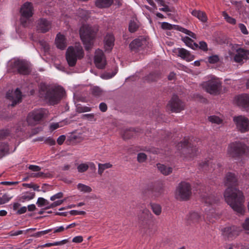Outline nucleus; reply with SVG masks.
<instances>
[{
	"mask_svg": "<svg viewBox=\"0 0 249 249\" xmlns=\"http://www.w3.org/2000/svg\"><path fill=\"white\" fill-rule=\"evenodd\" d=\"M243 229L245 231H249V218L245 219V221L242 224Z\"/></svg>",
	"mask_w": 249,
	"mask_h": 249,
	"instance_id": "53",
	"label": "nucleus"
},
{
	"mask_svg": "<svg viewBox=\"0 0 249 249\" xmlns=\"http://www.w3.org/2000/svg\"><path fill=\"white\" fill-rule=\"evenodd\" d=\"M182 40L187 46L192 49H195V47H197V45L194 42L193 40L189 37H184L182 38Z\"/></svg>",
	"mask_w": 249,
	"mask_h": 249,
	"instance_id": "37",
	"label": "nucleus"
},
{
	"mask_svg": "<svg viewBox=\"0 0 249 249\" xmlns=\"http://www.w3.org/2000/svg\"><path fill=\"white\" fill-rule=\"evenodd\" d=\"M175 29H176L177 30L180 31V32L184 33V34L189 36H191V37H192L193 38H196V34H194V33L192 32L191 31L188 30L186 29H185V28H184L182 27H180L179 26H178V25H176V26H175Z\"/></svg>",
	"mask_w": 249,
	"mask_h": 249,
	"instance_id": "33",
	"label": "nucleus"
},
{
	"mask_svg": "<svg viewBox=\"0 0 249 249\" xmlns=\"http://www.w3.org/2000/svg\"><path fill=\"white\" fill-rule=\"evenodd\" d=\"M77 14L78 16L82 18L86 19L89 17V12L85 10L79 9L77 12Z\"/></svg>",
	"mask_w": 249,
	"mask_h": 249,
	"instance_id": "44",
	"label": "nucleus"
},
{
	"mask_svg": "<svg viewBox=\"0 0 249 249\" xmlns=\"http://www.w3.org/2000/svg\"><path fill=\"white\" fill-rule=\"evenodd\" d=\"M62 196H63V193L61 192H59V193H58L55 194L54 195L52 196L50 198V199L52 201H54L56 199H59V198L62 197Z\"/></svg>",
	"mask_w": 249,
	"mask_h": 249,
	"instance_id": "56",
	"label": "nucleus"
},
{
	"mask_svg": "<svg viewBox=\"0 0 249 249\" xmlns=\"http://www.w3.org/2000/svg\"><path fill=\"white\" fill-rule=\"evenodd\" d=\"M35 196V193L33 192H24L18 197V201L23 203L33 199Z\"/></svg>",
	"mask_w": 249,
	"mask_h": 249,
	"instance_id": "28",
	"label": "nucleus"
},
{
	"mask_svg": "<svg viewBox=\"0 0 249 249\" xmlns=\"http://www.w3.org/2000/svg\"><path fill=\"white\" fill-rule=\"evenodd\" d=\"M178 54L182 59L187 61H191L194 59V55L191 54L189 51L183 48H178Z\"/></svg>",
	"mask_w": 249,
	"mask_h": 249,
	"instance_id": "24",
	"label": "nucleus"
},
{
	"mask_svg": "<svg viewBox=\"0 0 249 249\" xmlns=\"http://www.w3.org/2000/svg\"><path fill=\"white\" fill-rule=\"evenodd\" d=\"M55 44L57 48L60 50H64L67 46V43L65 37L60 33H58L55 37Z\"/></svg>",
	"mask_w": 249,
	"mask_h": 249,
	"instance_id": "23",
	"label": "nucleus"
},
{
	"mask_svg": "<svg viewBox=\"0 0 249 249\" xmlns=\"http://www.w3.org/2000/svg\"><path fill=\"white\" fill-rule=\"evenodd\" d=\"M167 108L173 112H179L184 109V104L178 96L174 95L167 105Z\"/></svg>",
	"mask_w": 249,
	"mask_h": 249,
	"instance_id": "14",
	"label": "nucleus"
},
{
	"mask_svg": "<svg viewBox=\"0 0 249 249\" xmlns=\"http://www.w3.org/2000/svg\"><path fill=\"white\" fill-rule=\"evenodd\" d=\"M65 94L64 89L60 86H51L42 84L40 85L39 95L51 105L57 104Z\"/></svg>",
	"mask_w": 249,
	"mask_h": 249,
	"instance_id": "2",
	"label": "nucleus"
},
{
	"mask_svg": "<svg viewBox=\"0 0 249 249\" xmlns=\"http://www.w3.org/2000/svg\"><path fill=\"white\" fill-rule=\"evenodd\" d=\"M37 29L42 33L49 31L52 27V22L44 18H41L37 21Z\"/></svg>",
	"mask_w": 249,
	"mask_h": 249,
	"instance_id": "20",
	"label": "nucleus"
},
{
	"mask_svg": "<svg viewBox=\"0 0 249 249\" xmlns=\"http://www.w3.org/2000/svg\"><path fill=\"white\" fill-rule=\"evenodd\" d=\"M191 14L197 18L202 22H206L208 18L206 14L202 11L194 10L191 12Z\"/></svg>",
	"mask_w": 249,
	"mask_h": 249,
	"instance_id": "27",
	"label": "nucleus"
},
{
	"mask_svg": "<svg viewBox=\"0 0 249 249\" xmlns=\"http://www.w3.org/2000/svg\"><path fill=\"white\" fill-rule=\"evenodd\" d=\"M112 166V164L110 163H106L104 164H98V173L100 175H102L104 170L111 168Z\"/></svg>",
	"mask_w": 249,
	"mask_h": 249,
	"instance_id": "35",
	"label": "nucleus"
},
{
	"mask_svg": "<svg viewBox=\"0 0 249 249\" xmlns=\"http://www.w3.org/2000/svg\"><path fill=\"white\" fill-rule=\"evenodd\" d=\"M239 28L241 30V32L244 35H248L249 32L245 26V25L242 23H240L238 25Z\"/></svg>",
	"mask_w": 249,
	"mask_h": 249,
	"instance_id": "51",
	"label": "nucleus"
},
{
	"mask_svg": "<svg viewBox=\"0 0 249 249\" xmlns=\"http://www.w3.org/2000/svg\"><path fill=\"white\" fill-rule=\"evenodd\" d=\"M219 60V57L217 55H213L210 56L208 58V61L210 63L214 64L216 63Z\"/></svg>",
	"mask_w": 249,
	"mask_h": 249,
	"instance_id": "52",
	"label": "nucleus"
},
{
	"mask_svg": "<svg viewBox=\"0 0 249 249\" xmlns=\"http://www.w3.org/2000/svg\"><path fill=\"white\" fill-rule=\"evenodd\" d=\"M150 207L155 214L156 215L160 214L161 207L160 205L156 203H150Z\"/></svg>",
	"mask_w": 249,
	"mask_h": 249,
	"instance_id": "36",
	"label": "nucleus"
},
{
	"mask_svg": "<svg viewBox=\"0 0 249 249\" xmlns=\"http://www.w3.org/2000/svg\"><path fill=\"white\" fill-rule=\"evenodd\" d=\"M176 25H172L168 22H163L161 24V28L165 30H171L175 28Z\"/></svg>",
	"mask_w": 249,
	"mask_h": 249,
	"instance_id": "48",
	"label": "nucleus"
},
{
	"mask_svg": "<svg viewBox=\"0 0 249 249\" xmlns=\"http://www.w3.org/2000/svg\"><path fill=\"white\" fill-rule=\"evenodd\" d=\"M104 47L107 51H110L114 46V37L111 34H107L104 38Z\"/></svg>",
	"mask_w": 249,
	"mask_h": 249,
	"instance_id": "22",
	"label": "nucleus"
},
{
	"mask_svg": "<svg viewBox=\"0 0 249 249\" xmlns=\"http://www.w3.org/2000/svg\"><path fill=\"white\" fill-rule=\"evenodd\" d=\"M8 145L5 143H0V155H4L9 153Z\"/></svg>",
	"mask_w": 249,
	"mask_h": 249,
	"instance_id": "40",
	"label": "nucleus"
},
{
	"mask_svg": "<svg viewBox=\"0 0 249 249\" xmlns=\"http://www.w3.org/2000/svg\"><path fill=\"white\" fill-rule=\"evenodd\" d=\"M24 232V231H22V230H19V231H11L9 234L10 236H18L19 234H21L22 233H23Z\"/></svg>",
	"mask_w": 249,
	"mask_h": 249,
	"instance_id": "60",
	"label": "nucleus"
},
{
	"mask_svg": "<svg viewBox=\"0 0 249 249\" xmlns=\"http://www.w3.org/2000/svg\"><path fill=\"white\" fill-rule=\"evenodd\" d=\"M29 169L33 171L37 172L41 170V167L37 165H30Z\"/></svg>",
	"mask_w": 249,
	"mask_h": 249,
	"instance_id": "63",
	"label": "nucleus"
},
{
	"mask_svg": "<svg viewBox=\"0 0 249 249\" xmlns=\"http://www.w3.org/2000/svg\"><path fill=\"white\" fill-rule=\"evenodd\" d=\"M113 2V0H96L95 5L98 8H107L109 7Z\"/></svg>",
	"mask_w": 249,
	"mask_h": 249,
	"instance_id": "29",
	"label": "nucleus"
},
{
	"mask_svg": "<svg viewBox=\"0 0 249 249\" xmlns=\"http://www.w3.org/2000/svg\"><path fill=\"white\" fill-rule=\"evenodd\" d=\"M22 97V93L18 88L16 89L14 91L9 90L6 95V99L11 103L9 105L12 107L21 102Z\"/></svg>",
	"mask_w": 249,
	"mask_h": 249,
	"instance_id": "15",
	"label": "nucleus"
},
{
	"mask_svg": "<svg viewBox=\"0 0 249 249\" xmlns=\"http://www.w3.org/2000/svg\"><path fill=\"white\" fill-rule=\"evenodd\" d=\"M233 120L238 130L242 133L249 131V120L247 117L239 115L234 117Z\"/></svg>",
	"mask_w": 249,
	"mask_h": 249,
	"instance_id": "13",
	"label": "nucleus"
},
{
	"mask_svg": "<svg viewBox=\"0 0 249 249\" xmlns=\"http://www.w3.org/2000/svg\"><path fill=\"white\" fill-rule=\"evenodd\" d=\"M138 28V25L137 23L134 21L131 20L129 24V30L130 32H135Z\"/></svg>",
	"mask_w": 249,
	"mask_h": 249,
	"instance_id": "43",
	"label": "nucleus"
},
{
	"mask_svg": "<svg viewBox=\"0 0 249 249\" xmlns=\"http://www.w3.org/2000/svg\"><path fill=\"white\" fill-rule=\"evenodd\" d=\"M12 197V196H10L7 194H4L1 197H0V205L8 202Z\"/></svg>",
	"mask_w": 249,
	"mask_h": 249,
	"instance_id": "46",
	"label": "nucleus"
},
{
	"mask_svg": "<svg viewBox=\"0 0 249 249\" xmlns=\"http://www.w3.org/2000/svg\"><path fill=\"white\" fill-rule=\"evenodd\" d=\"M228 153L232 157H239L243 154L249 156V147L241 142H235L229 145Z\"/></svg>",
	"mask_w": 249,
	"mask_h": 249,
	"instance_id": "5",
	"label": "nucleus"
},
{
	"mask_svg": "<svg viewBox=\"0 0 249 249\" xmlns=\"http://www.w3.org/2000/svg\"><path fill=\"white\" fill-rule=\"evenodd\" d=\"M9 67L13 72H17L22 74H27L30 72L28 64L20 59L12 60L9 63Z\"/></svg>",
	"mask_w": 249,
	"mask_h": 249,
	"instance_id": "8",
	"label": "nucleus"
},
{
	"mask_svg": "<svg viewBox=\"0 0 249 249\" xmlns=\"http://www.w3.org/2000/svg\"><path fill=\"white\" fill-rule=\"evenodd\" d=\"M36 204L38 207H46V208L47 209V206H49L50 205V202L47 199L43 197H39L37 199Z\"/></svg>",
	"mask_w": 249,
	"mask_h": 249,
	"instance_id": "38",
	"label": "nucleus"
},
{
	"mask_svg": "<svg viewBox=\"0 0 249 249\" xmlns=\"http://www.w3.org/2000/svg\"><path fill=\"white\" fill-rule=\"evenodd\" d=\"M61 123H56L52 124L50 125V129L52 130H55L58 128L59 127L62 126V125L60 124Z\"/></svg>",
	"mask_w": 249,
	"mask_h": 249,
	"instance_id": "61",
	"label": "nucleus"
},
{
	"mask_svg": "<svg viewBox=\"0 0 249 249\" xmlns=\"http://www.w3.org/2000/svg\"><path fill=\"white\" fill-rule=\"evenodd\" d=\"M45 142L50 145H54L55 143V140H54L51 137H48V138L46 139L45 140Z\"/></svg>",
	"mask_w": 249,
	"mask_h": 249,
	"instance_id": "62",
	"label": "nucleus"
},
{
	"mask_svg": "<svg viewBox=\"0 0 249 249\" xmlns=\"http://www.w3.org/2000/svg\"><path fill=\"white\" fill-rule=\"evenodd\" d=\"M63 201H64L62 200H59L56 201L54 202L53 203L50 204L49 206H47V209L53 208H54L57 206L60 205L61 204H62Z\"/></svg>",
	"mask_w": 249,
	"mask_h": 249,
	"instance_id": "50",
	"label": "nucleus"
},
{
	"mask_svg": "<svg viewBox=\"0 0 249 249\" xmlns=\"http://www.w3.org/2000/svg\"><path fill=\"white\" fill-rule=\"evenodd\" d=\"M163 6V7L159 9L160 11L165 12H173L174 11V8L173 7H170L165 4H164V6Z\"/></svg>",
	"mask_w": 249,
	"mask_h": 249,
	"instance_id": "54",
	"label": "nucleus"
},
{
	"mask_svg": "<svg viewBox=\"0 0 249 249\" xmlns=\"http://www.w3.org/2000/svg\"><path fill=\"white\" fill-rule=\"evenodd\" d=\"M201 86L207 92L211 94H216L220 90L221 83L219 80L213 76L211 79L202 83Z\"/></svg>",
	"mask_w": 249,
	"mask_h": 249,
	"instance_id": "11",
	"label": "nucleus"
},
{
	"mask_svg": "<svg viewBox=\"0 0 249 249\" xmlns=\"http://www.w3.org/2000/svg\"><path fill=\"white\" fill-rule=\"evenodd\" d=\"M147 159V156L143 153H140L138 154L137 160L139 162H144Z\"/></svg>",
	"mask_w": 249,
	"mask_h": 249,
	"instance_id": "49",
	"label": "nucleus"
},
{
	"mask_svg": "<svg viewBox=\"0 0 249 249\" xmlns=\"http://www.w3.org/2000/svg\"><path fill=\"white\" fill-rule=\"evenodd\" d=\"M20 22L21 24L27 27L31 23V18L33 15V7L30 2H26L22 5L20 8Z\"/></svg>",
	"mask_w": 249,
	"mask_h": 249,
	"instance_id": "7",
	"label": "nucleus"
},
{
	"mask_svg": "<svg viewBox=\"0 0 249 249\" xmlns=\"http://www.w3.org/2000/svg\"><path fill=\"white\" fill-rule=\"evenodd\" d=\"M242 230L239 227L236 226H229L223 230V234L228 238H234L238 236Z\"/></svg>",
	"mask_w": 249,
	"mask_h": 249,
	"instance_id": "18",
	"label": "nucleus"
},
{
	"mask_svg": "<svg viewBox=\"0 0 249 249\" xmlns=\"http://www.w3.org/2000/svg\"><path fill=\"white\" fill-rule=\"evenodd\" d=\"M178 148L179 150L182 151V153L184 155V158L188 160L196 156L198 152L196 146L192 145L186 141L178 143Z\"/></svg>",
	"mask_w": 249,
	"mask_h": 249,
	"instance_id": "12",
	"label": "nucleus"
},
{
	"mask_svg": "<svg viewBox=\"0 0 249 249\" xmlns=\"http://www.w3.org/2000/svg\"><path fill=\"white\" fill-rule=\"evenodd\" d=\"M94 62L96 67L99 69H103L106 65V60L103 51L97 50L94 56Z\"/></svg>",
	"mask_w": 249,
	"mask_h": 249,
	"instance_id": "19",
	"label": "nucleus"
},
{
	"mask_svg": "<svg viewBox=\"0 0 249 249\" xmlns=\"http://www.w3.org/2000/svg\"><path fill=\"white\" fill-rule=\"evenodd\" d=\"M223 16L224 18V19L228 22V23L234 25L236 23V20L234 18L230 17L228 14L225 12H223Z\"/></svg>",
	"mask_w": 249,
	"mask_h": 249,
	"instance_id": "42",
	"label": "nucleus"
},
{
	"mask_svg": "<svg viewBox=\"0 0 249 249\" xmlns=\"http://www.w3.org/2000/svg\"><path fill=\"white\" fill-rule=\"evenodd\" d=\"M65 139L66 137L65 135H61L57 138V142L58 144L61 145L64 142Z\"/></svg>",
	"mask_w": 249,
	"mask_h": 249,
	"instance_id": "64",
	"label": "nucleus"
},
{
	"mask_svg": "<svg viewBox=\"0 0 249 249\" xmlns=\"http://www.w3.org/2000/svg\"><path fill=\"white\" fill-rule=\"evenodd\" d=\"M49 114V111L44 108L35 109L29 113L27 122L30 125H34L37 124L42 119L46 117Z\"/></svg>",
	"mask_w": 249,
	"mask_h": 249,
	"instance_id": "10",
	"label": "nucleus"
},
{
	"mask_svg": "<svg viewBox=\"0 0 249 249\" xmlns=\"http://www.w3.org/2000/svg\"><path fill=\"white\" fill-rule=\"evenodd\" d=\"M160 76V73L158 72H153L150 73L146 77V80L148 81H154L157 80Z\"/></svg>",
	"mask_w": 249,
	"mask_h": 249,
	"instance_id": "41",
	"label": "nucleus"
},
{
	"mask_svg": "<svg viewBox=\"0 0 249 249\" xmlns=\"http://www.w3.org/2000/svg\"><path fill=\"white\" fill-rule=\"evenodd\" d=\"M40 44L43 48L45 52H48L49 50V45L47 42L42 41L40 42Z\"/></svg>",
	"mask_w": 249,
	"mask_h": 249,
	"instance_id": "55",
	"label": "nucleus"
},
{
	"mask_svg": "<svg viewBox=\"0 0 249 249\" xmlns=\"http://www.w3.org/2000/svg\"><path fill=\"white\" fill-rule=\"evenodd\" d=\"M91 108L88 107H78L77 111L79 112H84L90 111Z\"/></svg>",
	"mask_w": 249,
	"mask_h": 249,
	"instance_id": "57",
	"label": "nucleus"
},
{
	"mask_svg": "<svg viewBox=\"0 0 249 249\" xmlns=\"http://www.w3.org/2000/svg\"><path fill=\"white\" fill-rule=\"evenodd\" d=\"M81 39L87 51L90 50L93 45L96 30L89 25L84 24L80 29Z\"/></svg>",
	"mask_w": 249,
	"mask_h": 249,
	"instance_id": "3",
	"label": "nucleus"
},
{
	"mask_svg": "<svg viewBox=\"0 0 249 249\" xmlns=\"http://www.w3.org/2000/svg\"><path fill=\"white\" fill-rule=\"evenodd\" d=\"M83 241V238L82 236H77L74 237L72 241L75 243H81Z\"/></svg>",
	"mask_w": 249,
	"mask_h": 249,
	"instance_id": "58",
	"label": "nucleus"
},
{
	"mask_svg": "<svg viewBox=\"0 0 249 249\" xmlns=\"http://www.w3.org/2000/svg\"><path fill=\"white\" fill-rule=\"evenodd\" d=\"M202 199L206 205H212L214 204L216 201V199L214 198V196L213 195H204L202 197Z\"/></svg>",
	"mask_w": 249,
	"mask_h": 249,
	"instance_id": "32",
	"label": "nucleus"
},
{
	"mask_svg": "<svg viewBox=\"0 0 249 249\" xmlns=\"http://www.w3.org/2000/svg\"><path fill=\"white\" fill-rule=\"evenodd\" d=\"M77 188L80 192L84 193H89L92 191L90 187L82 183H78L77 185Z\"/></svg>",
	"mask_w": 249,
	"mask_h": 249,
	"instance_id": "34",
	"label": "nucleus"
},
{
	"mask_svg": "<svg viewBox=\"0 0 249 249\" xmlns=\"http://www.w3.org/2000/svg\"><path fill=\"white\" fill-rule=\"evenodd\" d=\"M134 132L131 130H126L122 134V137L124 139H128L133 136Z\"/></svg>",
	"mask_w": 249,
	"mask_h": 249,
	"instance_id": "45",
	"label": "nucleus"
},
{
	"mask_svg": "<svg viewBox=\"0 0 249 249\" xmlns=\"http://www.w3.org/2000/svg\"><path fill=\"white\" fill-rule=\"evenodd\" d=\"M84 118L87 119L88 120L92 121H95L94 115L93 113L86 114L83 115Z\"/></svg>",
	"mask_w": 249,
	"mask_h": 249,
	"instance_id": "59",
	"label": "nucleus"
},
{
	"mask_svg": "<svg viewBox=\"0 0 249 249\" xmlns=\"http://www.w3.org/2000/svg\"><path fill=\"white\" fill-rule=\"evenodd\" d=\"M83 56V50L79 44H76L74 47H69L66 52V59L69 65L71 67L74 66L77 60L82 58Z\"/></svg>",
	"mask_w": 249,
	"mask_h": 249,
	"instance_id": "4",
	"label": "nucleus"
},
{
	"mask_svg": "<svg viewBox=\"0 0 249 249\" xmlns=\"http://www.w3.org/2000/svg\"><path fill=\"white\" fill-rule=\"evenodd\" d=\"M147 42L144 37H141L132 41L129 44V47L131 51L137 52L141 49H143L147 45Z\"/></svg>",
	"mask_w": 249,
	"mask_h": 249,
	"instance_id": "17",
	"label": "nucleus"
},
{
	"mask_svg": "<svg viewBox=\"0 0 249 249\" xmlns=\"http://www.w3.org/2000/svg\"><path fill=\"white\" fill-rule=\"evenodd\" d=\"M200 215L196 212H190L186 217L188 224L195 223L199 221L200 218Z\"/></svg>",
	"mask_w": 249,
	"mask_h": 249,
	"instance_id": "25",
	"label": "nucleus"
},
{
	"mask_svg": "<svg viewBox=\"0 0 249 249\" xmlns=\"http://www.w3.org/2000/svg\"><path fill=\"white\" fill-rule=\"evenodd\" d=\"M191 194V187L190 184L186 182H181L177 188L175 196L178 199L186 200L190 197Z\"/></svg>",
	"mask_w": 249,
	"mask_h": 249,
	"instance_id": "9",
	"label": "nucleus"
},
{
	"mask_svg": "<svg viewBox=\"0 0 249 249\" xmlns=\"http://www.w3.org/2000/svg\"><path fill=\"white\" fill-rule=\"evenodd\" d=\"M199 166L204 170H208L211 171L212 169L213 170H215L216 167H218L219 166V164H215L214 162L212 161H203L199 164Z\"/></svg>",
	"mask_w": 249,
	"mask_h": 249,
	"instance_id": "26",
	"label": "nucleus"
},
{
	"mask_svg": "<svg viewBox=\"0 0 249 249\" xmlns=\"http://www.w3.org/2000/svg\"><path fill=\"white\" fill-rule=\"evenodd\" d=\"M237 178L234 174L229 173L225 178V184L228 187L224 193V197L227 203L237 213L243 214L244 213L243 203L244 197L243 193L234 186Z\"/></svg>",
	"mask_w": 249,
	"mask_h": 249,
	"instance_id": "1",
	"label": "nucleus"
},
{
	"mask_svg": "<svg viewBox=\"0 0 249 249\" xmlns=\"http://www.w3.org/2000/svg\"><path fill=\"white\" fill-rule=\"evenodd\" d=\"M237 103L238 106L246 109H249V95L242 94L237 97Z\"/></svg>",
	"mask_w": 249,
	"mask_h": 249,
	"instance_id": "21",
	"label": "nucleus"
},
{
	"mask_svg": "<svg viewBox=\"0 0 249 249\" xmlns=\"http://www.w3.org/2000/svg\"><path fill=\"white\" fill-rule=\"evenodd\" d=\"M209 121L212 123L216 124H220L223 123V121L221 118L215 115L210 116L209 117Z\"/></svg>",
	"mask_w": 249,
	"mask_h": 249,
	"instance_id": "39",
	"label": "nucleus"
},
{
	"mask_svg": "<svg viewBox=\"0 0 249 249\" xmlns=\"http://www.w3.org/2000/svg\"><path fill=\"white\" fill-rule=\"evenodd\" d=\"M91 93L93 95L98 96L102 94V90L100 88L94 87L91 89Z\"/></svg>",
	"mask_w": 249,
	"mask_h": 249,
	"instance_id": "47",
	"label": "nucleus"
},
{
	"mask_svg": "<svg viewBox=\"0 0 249 249\" xmlns=\"http://www.w3.org/2000/svg\"><path fill=\"white\" fill-rule=\"evenodd\" d=\"M231 58L236 62H244L249 59V50L240 48L236 50L235 53L231 54Z\"/></svg>",
	"mask_w": 249,
	"mask_h": 249,
	"instance_id": "16",
	"label": "nucleus"
},
{
	"mask_svg": "<svg viewBox=\"0 0 249 249\" xmlns=\"http://www.w3.org/2000/svg\"><path fill=\"white\" fill-rule=\"evenodd\" d=\"M89 165L93 166L95 167V165L92 162H85L78 164L77 167L78 172L79 173L86 172L88 169Z\"/></svg>",
	"mask_w": 249,
	"mask_h": 249,
	"instance_id": "31",
	"label": "nucleus"
},
{
	"mask_svg": "<svg viewBox=\"0 0 249 249\" xmlns=\"http://www.w3.org/2000/svg\"><path fill=\"white\" fill-rule=\"evenodd\" d=\"M153 217V214L148 209H143L138 217L141 229L144 231L151 229L152 227Z\"/></svg>",
	"mask_w": 249,
	"mask_h": 249,
	"instance_id": "6",
	"label": "nucleus"
},
{
	"mask_svg": "<svg viewBox=\"0 0 249 249\" xmlns=\"http://www.w3.org/2000/svg\"><path fill=\"white\" fill-rule=\"evenodd\" d=\"M157 165L159 171L164 175H168L172 172V168L170 167L161 164H157Z\"/></svg>",
	"mask_w": 249,
	"mask_h": 249,
	"instance_id": "30",
	"label": "nucleus"
}]
</instances>
